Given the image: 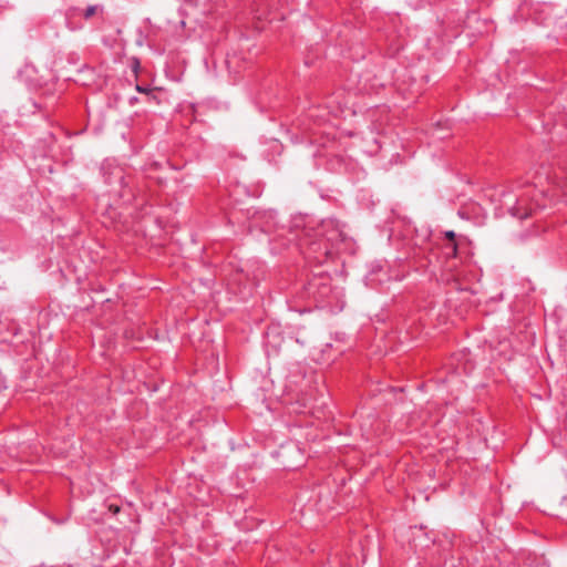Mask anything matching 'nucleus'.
Segmentation results:
<instances>
[{
  "label": "nucleus",
  "instance_id": "obj_8",
  "mask_svg": "<svg viewBox=\"0 0 567 567\" xmlns=\"http://www.w3.org/2000/svg\"><path fill=\"white\" fill-rule=\"evenodd\" d=\"M136 90L138 92H142V93H146L148 91L147 89H145V87L141 86V85H136Z\"/></svg>",
  "mask_w": 567,
  "mask_h": 567
},
{
  "label": "nucleus",
  "instance_id": "obj_7",
  "mask_svg": "<svg viewBox=\"0 0 567 567\" xmlns=\"http://www.w3.org/2000/svg\"><path fill=\"white\" fill-rule=\"evenodd\" d=\"M511 214H512L514 217H517V218H519V219H525V218H527L528 216H530L532 212H530V209H529V210H525L524 213H522L519 207H512V208H511Z\"/></svg>",
  "mask_w": 567,
  "mask_h": 567
},
{
  "label": "nucleus",
  "instance_id": "obj_1",
  "mask_svg": "<svg viewBox=\"0 0 567 567\" xmlns=\"http://www.w3.org/2000/svg\"><path fill=\"white\" fill-rule=\"evenodd\" d=\"M316 236L319 239L309 244L306 257L318 264H323L340 250V245L347 239L339 220L330 218L321 223Z\"/></svg>",
  "mask_w": 567,
  "mask_h": 567
},
{
  "label": "nucleus",
  "instance_id": "obj_5",
  "mask_svg": "<svg viewBox=\"0 0 567 567\" xmlns=\"http://www.w3.org/2000/svg\"><path fill=\"white\" fill-rule=\"evenodd\" d=\"M445 238L450 240V244L446 245V254L456 256L457 252V244L455 241L456 234L453 230H447L444 233Z\"/></svg>",
  "mask_w": 567,
  "mask_h": 567
},
{
  "label": "nucleus",
  "instance_id": "obj_6",
  "mask_svg": "<svg viewBox=\"0 0 567 567\" xmlns=\"http://www.w3.org/2000/svg\"><path fill=\"white\" fill-rule=\"evenodd\" d=\"M114 175L118 182V185L125 189L128 187V182L126 181V178L124 177L123 175V171L122 168H116L115 172H114Z\"/></svg>",
  "mask_w": 567,
  "mask_h": 567
},
{
  "label": "nucleus",
  "instance_id": "obj_9",
  "mask_svg": "<svg viewBox=\"0 0 567 567\" xmlns=\"http://www.w3.org/2000/svg\"><path fill=\"white\" fill-rule=\"evenodd\" d=\"M140 66L138 60H134V70L136 71Z\"/></svg>",
  "mask_w": 567,
  "mask_h": 567
},
{
  "label": "nucleus",
  "instance_id": "obj_3",
  "mask_svg": "<svg viewBox=\"0 0 567 567\" xmlns=\"http://www.w3.org/2000/svg\"><path fill=\"white\" fill-rule=\"evenodd\" d=\"M457 214L463 219H475V220H480V218L485 215L482 206L478 204H475V203L461 207L458 209Z\"/></svg>",
  "mask_w": 567,
  "mask_h": 567
},
{
  "label": "nucleus",
  "instance_id": "obj_4",
  "mask_svg": "<svg viewBox=\"0 0 567 567\" xmlns=\"http://www.w3.org/2000/svg\"><path fill=\"white\" fill-rule=\"evenodd\" d=\"M102 11L103 7L99 4L89 6L84 10H81L80 8H71L66 12V19L74 18L76 16H82L85 20H90L92 17H94L97 13H101Z\"/></svg>",
  "mask_w": 567,
  "mask_h": 567
},
{
  "label": "nucleus",
  "instance_id": "obj_2",
  "mask_svg": "<svg viewBox=\"0 0 567 567\" xmlns=\"http://www.w3.org/2000/svg\"><path fill=\"white\" fill-rule=\"evenodd\" d=\"M327 281V278H318L311 280L308 285L309 293L313 295L315 299L318 301H323L330 292V287Z\"/></svg>",
  "mask_w": 567,
  "mask_h": 567
}]
</instances>
